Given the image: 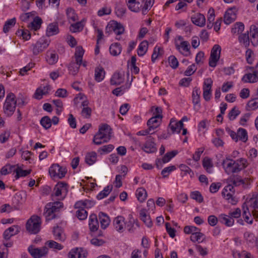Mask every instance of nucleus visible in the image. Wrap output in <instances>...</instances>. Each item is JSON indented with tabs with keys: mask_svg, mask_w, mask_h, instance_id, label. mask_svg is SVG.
<instances>
[{
	"mask_svg": "<svg viewBox=\"0 0 258 258\" xmlns=\"http://www.w3.org/2000/svg\"><path fill=\"white\" fill-rule=\"evenodd\" d=\"M63 203L60 202H50L47 204L45 207L44 215L46 221L59 217L60 209L63 208Z\"/></svg>",
	"mask_w": 258,
	"mask_h": 258,
	"instance_id": "nucleus-1",
	"label": "nucleus"
},
{
	"mask_svg": "<svg viewBox=\"0 0 258 258\" xmlns=\"http://www.w3.org/2000/svg\"><path fill=\"white\" fill-rule=\"evenodd\" d=\"M15 95L13 93H10L7 96L4 105V111L8 116L13 114L16 109L17 101H15Z\"/></svg>",
	"mask_w": 258,
	"mask_h": 258,
	"instance_id": "nucleus-2",
	"label": "nucleus"
},
{
	"mask_svg": "<svg viewBox=\"0 0 258 258\" xmlns=\"http://www.w3.org/2000/svg\"><path fill=\"white\" fill-rule=\"evenodd\" d=\"M41 223V220L40 217L37 216H33L27 221L26 223V230L30 234H37L40 230Z\"/></svg>",
	"mask_w": 258,
	"mask_h": 258,
	"instance_id": "nucleus-3",
	"label": "nucleus"
},
{
	"mask_svg": "<svg viewBox=\"0 0 258 258\" xmlns=\"http://www.w3.org/2000/svg\"><path fill=\"white\" fill-rule=\"evenodd\" d=\"M222 165L228 174L237 173L242 170L238 161H235L228 158L223 160Z\"/></svg>",
	"mask_w": 258,
	"mask_h": 258,
	"instance_id": "nucleus-4",
	"label": "nucleus"
},
{
	"mask_svg": "<svg viewBox=\"0 0 258 258\" xmlns=\"http://www.w3.org/2000/svg\"><path fill=\"white\" fill-rule=\"evenodd\" d=\"M234 194V187L231 184L226 186L222 192V196L232 205H236L238 201L235 197L233 196Z\"/></svg>",
	"mask_w": 258,
	"mask_h": 258,
	"instance_id": "nucleus-5",
	"label": "nucleus"
},
{
	"mask_svg": "<svg viewBox=\"0 0 258 258\" xmlns=\"http://www.w3.org/2000/svg\"><path fill=\"white\" fill-rule=\"evenodd\" d=\"M66 172V169L60 166L57 164L52 165L49 168V174L54 179L63 178L65 176Z\"/></svg>",
	"mask_w": 258,
	"mask_h": 258,
	"instance_id": "nucleus-6",
	"label": "nucleus"
},
{
	"mask_svg": "<svg viewBox=\"0 0 258 258\" xmlns=\"http://www.w3.org/2000/svg\"><path fill=\"white\" fill-rule=\"evenodd\" d=\"M221 51V46L218 44H215L213 46L209 58V64L211 67L215 68L217 65V62L220 59Z\"/></svg>",
	"mask_w": 258,
	"mask_h": 258,
	"instance_id": "nucleus-7",
	"label": "nucleus"
},
{
	"mask_svg": "<svg viewBox=\"0 0 258 258\" xmlns=\"http://www.w3.org/2000/svg\"><path fill=\"white\" fill-rule=\"evenodd\" d=\"M50 40L44 38L39 39L35 44H33L32 52L34 55H38L45 49L49 45Z\"/></svg>",
	"mask_w": 258,
	"mask_h": 258,
	"instance_id": "nucleus-8",
	"label": "nucleus"
},
{
	"mask_svg": "<svg viewBox=\"0 0 258 258\" xmlns=\"http://www.w3.org/2000/svg\"><path fill=\"white\" fill-rule=\"evenodd\" d=\"M28 251L33 258H41L48 252V248L46 246L41 248H35L32 245L28 247Z\"/></svg>",
	"mask_w": 258,
	"mask_h": 258,
	"instance_id": "nucleus-9",
	"label": "nucleus"
},
{
	"mask_svg": "<svg viewBox=\"0 0 258 258\" xmlns=\"http://www.w3.org/2000/svg\"><path fill=\"white\" fill-rule=\"evenodd\" d=\"M145 0H126V4L129 10L134 12H139Z\"/></svg>",
	"mask_w": 258,
	"mask_h": 258,
	"instance_id": "nucleus-10",
	"label": "nucleus"
},
{
	"mask_svg": "<svg viewBox=\"0 0 258 258\" xmlns=\"http://www.w3.org/2000/svg\"><path fill=\"white\" fill-rule=\"evenodd\" d=\"M124 220V218L122 216H118L113 220V226L115 229L119 233H122L124 231L126 225Z\"/></svg>",
	"mask_w": 258,
	"mask_h": 258,
	"instance_id": "nucleus-11",
	"label": "nucleus"
},
{
	"mask_svg": "<svg viewBox=\"0 0 258 258\" xmlns=\"http://www.w3.org/2000/svg\"><path fill=\"white\" fill-rule=\"evenodd\" d=\"M88 253L83 248L76 247L71 250L68 253L69 258H86Z\"/></svg>",
	"mask_w": 258,
	"mask_h": 258,
	"instance_id": "nucleus-12",
	"label": "nucleus"
},
{
	"mask_svg": "<svg viewBox=\"0 0 258 258\" xmlns=\"http://www.w3.org/2000/svg\"><path fill=\"white\" fill-rule=\"evenodd\" d=\"M253 73H248L243 76L242 81L244 83H255L258 81V61Z\"/></svg>",
	"mask_w": 258,
	"mask_h": 258,
	"instance_id": "nucleus-13",
	"label": "nucleus"
},
{
	"mask_svg": "<svg viewBox=\"0 0 258 258\" xmlns=\"http://www.w3.org/2000/svg\"><path fill=\"white\" fill-rule=\"evenodd\" d=\"M154 143V139L149 136L147 137L146 143L144 146L143 149L145 152L148 153H154L157 151V148Z\"/></svg>",
	"mask_w": 258,
	"mask_h": 258,
	"instance_id": "nucleus-14",
	"label": "nucleus"
},
{
	"mask_svg": "<svg viewBox=\"0 0 258 258\" xmlns=\"http://www.w3.org/2000/svg\"><path fill=\"white\" fill-rule=\"evenodd\" d=\"M162 118V115H155L150 118L147 121V125L149 128V130L152 131L157 128L160 125Z\"/></svg>",
	"mask_w": 258,
	"mask_h": 258,
	"instance_id": "nucleus-15",
	"label": "nucleus"
},
{
	"mask_svg": "<svg viewBox=\"0 0 258 258\" xmlns=\"http://www.w3.org/2000/svg\"><path fill=\"white\" fill-rule=\"evenodd\" d=\"M183 127V123L181 121H176L174 118L171 119L168 125V128L171 130L172 134L179 133Z\"/></svg>",
	"mask_w": 258,
	"mask_h": 258,
	"instance_id": "nucleus-16",
	"label": "nucleus"
},
{
	"mask_svg": "<svg viewBox=\"0 0 258 258\" xmlns=\"http://www.w3.org/2000/svg\"><path fill=\"white\" fill-rule=\"evenodd\" d=\"M235 8H230L226 12L224 17V22L226 24L229 25L235 20Z\"/></svg>",
	"mask_w": 258,
	"mask_h": 258,
	"instance_id": "nucleus-17",
	"label": "nucleus"
},
{
	"mask_svg": "<svg viewBox=\"0 0 258 258\" xmlns=\"http://www.w3.org/2000/svg\"><path fill=\"white\" fill-rule=\"evenodd\" d=\"M111 131L110 126L107 124H103L100 126L98 131L105 136V139L103 142H108L110 140Z\"/></svg>",
	"mask_w": 258,
	"mask_h": 258,
	"instance_id": "nucleus-18",
	"label": "nucleus"
},
{
	"mask_svg": "<svg viewBox=\"0 0 258 258\" xmlns=\"http://www.w3.org/2000/svg\"><path fill=\"white\" fill-rule=\"evenodd\" d=\"M20 227L18 225H13L6 229L3 234L4 238L9 240L14 235H16L20 232Z\"/></svg>",
	"mask_w": 258,
	"mask_h": 258,
	"instance_id": "nucleus-19",
	"label": "nucleus"
},
{
	"mask_svg": "<svg viewBox=\"0 0 258 258\" xmlns=\"http://www.w3.org/2000/svg\"><path fill=\"white\" fill-rule=\"evenodd\" d=\"M192 22L197 26L203 27L205 25L206 18L204 15L201 13H196L191 17Z\"/></svg>",
	"mask_w": 258,
	"mask_h": 258,
	"instance_id": "nucleus-20",
	"label": "nucleus"
},
{
	"mask_svg": "<svg viewBox=\"0 0 258 258\" xmlns=\"http://www.w3.org/2000/svg\"><path fill=\"white\" fill-rule=\"evenodd\" d=\"M89 229L91 231H96L99 228V222L96 214H92L89 217Z\"/></svg>",
	"mask_w": 258,
	"mask_h": 258,
	"instance_id": "nucleus-21",
	"label": "nucleus"
},
{
	"mask_svg": "<svg viewBox=\"0 0 258 258\" xmlns=\"http://www.w3.org/2000/svg\"><path fill=\"white\" fill-rule=\"evenodd\" d=\"M176 48L180 51V48H181L183 50L185 51L184 53H182V54L185 56H187L190 54V45L188 41H182L180 44L179 45L177 43L175 44Z\"/></svg>",
	"mask_w": 258,
	"mask_h": 258,
	"instance_id": "nucleus-22",
	"label": "nucleus"
},
{
	"mask_svg": "<svg viewBox=\"0 0 258 258\" xmlns=\"http://www.w3.org/2000/svg\"><path fill=\"white\" fill-rule=\"evenodd\" d=\"M219 220L220 223L228 227L232 226L234 223V220L230 216L224 214H222L219 216Z\"/></svg>",
	"mask_w": 258,
	"mask_h": 258,
	"instance_id": "nucleus-23",
	"label": "nucleus"
},
{
	"mask_svg": "<svg viewBox=\"0 0 258 258\" xmlns=\"http://www.w3.org/2000/svg\"><path fill=\"white\" fill-rule=\"evenodd\" d=\"M140 217L143 222L148 226V227H151L153 225L152 221L151 220L150 216L147 215L146 210L145 209H142L140 212Z\"/></svg>",
	"mask_w": 258,
	"mask_h": 258,
	"instance_id": "nucleus-24",
	"label": "nucleus"
},
{
	"mask_svg": "<svg viewBox=\"0 0 258 258\" xmlns=\"http://www.w3.org/2000/svg\"><path fill=\"white\" fill-rule=\"evenodd\" d=\"M250 41L253 46L258 45V28L253 26L251 27L250 31Z\"/></svg>",
	"mask_w": 258,
	"mask_h": 258,
	"instance_id": "nucleus-25",
	"label": "nucleus"
},
{
	"mask_svg": "<svg viewBox=\"0 0 258 258\" xmlns=\"http://www.w3.org/2000/svg\"><path fill=\"white\" fill-rule=\"evenodd\" d=\"M101 228L106 229L110 223L109 217L104 213L100 212L98 215Z\"/></svg>",
	"mask_w": 258,
	"mask_h": 258,
	"instance_id": "nucleus-26",
	"label": "nucleus"
},
{
	"mask_svg": "<svg viewBox=\"0 0 258 258\" xmlns=\"http://www.w3.org/2000/svg\"><path fill=\"white\" fill-rule=\"evenodd\" d=\"M59 32L58 26L57 23L49 24L46 29V35L51 36L57 34Z\"/></svg>",
	"mask_w": 258,
	"mask_h": 258,
	"instance_id": "nucleus-27",
	"label": "nucleus"
},
{
	"mask_svg": "<svg viewBox=\"0 0 258 258\" xmlns=\"http://www.w3.org/2000/svg\"><path fill=\"white\" fill-rule=\"evenodd\" d=\"M123 81L122 75L119 72H115L112 76L110 82L111 85H119Z\"/></svg>",
	"mask_w": 258,
	"mask_h": 258,
	"instance_id": "nucleus-28",
	"label": "nucleus"
},
{
	"mask_svg": "<svg viewBox=\"0 0 258 258\" xmlns=\"http://www.w3.org/2000/svg\"><path fill=\"white\" fill-rule=\"evenodd\" d=\"M84 50L81 46H77L76 48L75 53V61L79 64H82L83 56L84 54Z\"/></svg>",
	"mask_w": 258,
	"mask_h": 258,
	"instance_id": "nucleus-29",
	"label": "nucleus"
},
{
	"mask_svg": "<svg viewBox=\"0 0 258 258\" xmlns=\"http://www.w3.org/2000/svg\"><path fill=\"white\" fill-rule=\"evenodd\" d=\"M62 233L61 227L57 226L53 228V234L55 240H60L61 241H64L66 237L65 235H62Z\"/></svg>",
	"mask_w": 258,
	"mask_h": 258,
	"instance_id": "nucleus-30",
	"label": "nucleus"
},
{
	"mask_svg": "<svg viewBox=\"0 0 258 258\" xmlns=\"http://www.w3.org/2000/svg\"><path fill=\"white\" fill-rule=\"evenodd\" d=\"M122 50L121 46L119 43L112 44L109 47V51L111 55L117 56L120 54Z\"/></svg>",
	"mask_w": 258,
	"mask_h": 258,
	"instance_id": "nucleus-31",
	"label": "nucleus"
},
{
	"mask_svg": "<svg viewBox=\"0 0 258 258\" xmlns=\"http://www.w3.org/2000/svg\"><path fill=\"white\" fill-rule=\"evenodd\" d=\"M192 103L195 106H198V110L200 109L201 105L200 101V92L198 88H195L192 94Z\"/></svg>",
	"mask_w": 258,
	"mask_h": 258,
	"instance_id": "nucleus-32",
	"label": "nucleus"
},
{
	"mask_svg": "<svg viewBox=\"0 0 258 258\" xmlns=\"http://www.w3.org/2000/svg\"><path fill=\"white\" fill-rule=\"evenodd\" d=\"M105 71L102 67H99L95 70V80L98 82H101L105 77Z\"/></svg>",
	"mask_w": 258,
	"mask_h": 258,
	"instance_id": "nucleus-33",
	"label": "nucleus"
},
{
	"mask_svg": "<svg viewBox=\"0 0 258 258\" xmlns=\"http://www.w3.org/2000/svg\"><path fill=\"white\" fill-rule=\"evenodd\" d=\"M111 27L114 32L118 35L123 34L124 31V28L122 25L116 21L113 22Z\"/></svg>",
	"mask_w": 258,
	"mask_h": 258,
	"instance_id": "nucleus-34",
	"label": "nucleus"
},
{
	"mask_svg": "<svg viewBox=\"0 0 258 258\" xmlns=\"http://www.w3.org/2000/svg\"><path fill=\"white\" fill-rule=\"evenodd\" d=\"M49 89V86H44L43 89L38 88L34 94L35 98L38 100L41 99L42 95H45L48 94V91Z\"/></svg>",
	"mask_w": 258,
	"mask_h": 258,
	"instance_id": "nucleus-35",
	"label": "nucleus"
},
{
	"mask_svg": "<svg viewBox=\"0 0 258 258\" xmlns=\"http://www.w3.org/2000/svg\"><path fill=\"white\" fill-rule=\"evenodd\" d=\"M148 48V42L147 40L143 41L139 45L138 49L139 56H143L147 51Z\"/></svg>",
	"mask_w": 258,
	"mask_h": 258,
	"instance_id": "nucleus-36",
	"label": "nucleus"
},
{
	"mask_svg": "<svg viewBox=\"0 0 258 258\" xmlns=\"http://www.w3.org/2000/svg\"><path fill=\"white\" fill-rule=\"evenodd\" d=\"M136 196L140 202H143L147 197V193L144 188H139L136 191Z\"/></svg>",
	"mask_w": 258,
	"mask_h": 258,
	"instance_id": "nucleus-37",
	"label": "nucleus"
},
{
	"mask_svg": "<svg viewBox=\"0 0 258 258\" xmlns=\"http://www.w3.org/2000/svg\"><path fill=\"white\" fill-rule=\"evenodd\" d=\"M14 172L16 173L15 178L18 179L20 177H25L29 174L31 172V170H23L19 167H18L17 169L14 170Z\"/></svg>",
	"mask_w": 258,
	"mask_h": 258,
	"instance_id": "nucleus-38",
	"label": "nucleus"
},
{
	"mask_svg": "<svg viewBox=\"0 0 258 258\" xmlns=\"http://www.w3.org/2000/svg\"><path fill=\"white\" fill-rule=\"evenodd\" d=\"M97 154L95 152L87 153L85 157V161L89 165L93 164L96 160Z\"/></svg>",
	"mask_w": 258,
	"mask_h": 258,
	"instance_id": "nucleus-39",
	"label": "nucleus"
},
{
	"mask_svg": "<svg viewBox=\"0 0 258 258\" xmlns=\"http://www.w3.org/2000/svg\"><path fill=\"white\" fill-rule=\"evenodd\" d=\"M112 188L113 186L111 185L106 186L104 189L97 196V199L98 200H101L105 197H106L111 191Z\"/></svg>",
	"mask_w": 258,
	"mask_h": 258,
	"instance_id": "nucleus-40",
	"label": "nucleus"
},
{
	"mask_svg": "<svg viewBox=\"0 0 258 258\" xmlns=\"http://www.w3.org/2000/svg\"><path fill=\"white\" fill-rule=\"evenodd\" d=\"M81 65L78 64L76 61H71L68 67L70 73L73 75H76L78 73Z\"/></svg>",
	"mask_w": 258,
	"mask_h": 258,
	"instance_id": "nucleus-41",
	"label": "nucleus"
},
{
	"mask_svg": "<svg viewBox=\"0 0 258 258\" xmlns=\"http://www.w3.org/2000/svg\"><path fill=\"white\" fill-rule=\"evenodd\" d=\"M58 56L55 53L47 52V61L49 64L52 65L57 62Z\"/></svg>",
	"mask_w": 258,
	"mask_h": 258,
	"instance_id": "nucleus-42",
	"label": "nucleus"
},
{
	"mask_svg": "<svg viewBox=\"0 0 258 258\" xmlns=\"http://www.w3.org/2000/svg\"><path fill=\"white\" fill-rule=\"evenodd\" d=\"M40 123L41 125L46 130L51 126V120L48 116H44L41 118Z\"/></svg>",
	"mask_w": 258,
	"mask_h": 258,
	"instance_id": "nucleus-43",
	"label": "nucleus"
},
{
	"mask_svg": "<svg viewBox=\"0 0 258 258\" xmlns=\"http://www.w3.org/2000/svg\"><path fill=\"white\" fill-rule=\"evenodd\" d=\"M154 2V0H146L145 2H144V5H143L141 9L143 15H145L147 14L150 8L153 5Z\"/></svg>",
	"mask_w": 258,
	"mask_h": 258,
	"instance_id": "nucleus-44",
	"label": "nucleus"
},
{
	"mask_svg": "<svg viewBox=\"0 0 258 258\" xmlns=\"http://www.w3.org/2000/svg\"><path fill=\"white\" fill-rule=\"evenodd\" d=\"M42 23V20L39 17H35L33 21L31 23V28L35 31L37 30L40 28Z\"/></svg>",
	"mask_w": 258,
	"mask_h": 258,
	"instance_id": "nucleus-45",
	"label": "nucleus"
},
{
	"mask_svg": "<svg viewBox=\"0 0 258 258\" xmlns=\"http://www.w3.org/2000/svg\"><path fill=\"white\" fill-rule=\"evenodd\" d=\"M16 22V19L15 18H13L7 21L4 26L3 31L5 33L8 32L10 29L15 25Z\"/></svg>",
	"mask_w": 258,
	"mask_h": 258,
	"instance_id": "nucleus-46",
	"label": "nucleus"
},
{
	"mask_svg": "<svg viewBox=\"0 0 258 258\" xmlns=\"http://www.w3.org/2000/svg\"><path fill=\"white\" fill-rule=\"evenodd\" d=\"M104 139H105V136L98 131L94 136L93 142L95 145H100L104 143L101 141L102 140L103 141Z\"/></svg>",
	"mask_w": 258,
	"mask_h": 258,
	"instance_id": "nucleus-47",
	"label": "nucleus"
},
{
	"mask_svg": "<svg viewBox=\"0 0 258 258\" xmlns=\"http://www.w3.org/2000/svg\"><path fill=\"white\" fill-rule=\"evenodd\" d=\"M244 28V24L241 22H237L231 29V32L233 34L241 33Z\"/></svg>",
	"mask_w": 258,
	"mask_h": 258,
	"instance_id": "nucleus-48",
	"label": "nucleus"
},
{
	"mask_svg": "<svg viewBox=\"0 0 258 258\" xmlns=\"http://www.w3.org/2000/svg\"><path fill=\"white\" fill-rule=\"evenodd\" d=\"M238 139L245 142L247 140V134L246 131L242 128H240L237 131Z\"/></svg>",
	"mask_w": 258,
	"mask_h": 258,
	"instance_id": "nucleus-49",
	"label": "nucleus"
},
{
	"mask_svg": "<svg viewBox=\"0 0 258 258\" xmlns=\"http://www.w3.org/2000/svg\"><path fill=\"white\" fill-rule=\"evenodd\" d=\"M88 213L84 208L78 209L76 212V216L80 220H84L87 217Z\"/></svg>",
	"mask_w": 258,
	"mask_h": 258,
	"instance_id": "nucleus-50",
	"label": "nucleus"
},
{
	"mask_svg": "<svg viewBox=\"0 0 258 258\" xmlns=\"http://www.w3.org/2000/svg\"><path fill=\"white\" fill-rule=\"evenodd\" d=\"M178 153L176 150H173L166 153L163 158V163L168 162L172 158L175 156Z\"/></svg>",
	"mask_w": 258,
	"mask_h": 258,
	"instance_id": "nucleus-51",
	"label": "nucleus"
},
{
	"mask_svg": "<svg viewBox=\"0 0 258 258\" xmlns=\"http://www.w3.org/2000/svg\"><path fill=\"white\" fill-rule=\"evenodd\" d=\"M240 114V111L235 106L229 112L228 118L230 120H233Z\"/></svg>",
	"mask_w": 258,
	"mask_h": 258,
	"instance_id": "nucleus-52",
	"label": "nucleus"
},
{
	"mask_svg": "<svg viewBox=\"0 0 258 258\" xmlns=\"http://www.w3.org/2000/svg\"><path fill=\"white\" fill-rule=\"evenodd\" d=\"M129 221L125 223L127 230L131 232H134L136 228L135 227V220L132 217V215H130Z\"/></svg>",
	"mask_w": 258,
	"mask_h": 258,
	"instance_id": "nucleus-53",
	"label": "nucleus"
},
{
	"mask_svg": "<svg viewBox=\"0 0 258 258\" xmlns=\"http://www.w3.org/2000/svg\"><path fill=\"white\" fill-rule=\"evenodd\" d=\"M247 204L253 210L258 209V197L250 198L249 201H247Z\"/></svg>",
	"mask_w": 258,
	"mask_h": 258,
	"instance_id": "nucleus-54",
	"label": "nucleus"
},
{
	"mask_svg": "<svg viewBox=\"0 0 258 258\" xmlns=\"http://www.w3.org/2000/svg\"><path fill=\"white\" fill-rule=\"evenodd\" d=\"M46 244L50 248L61 250L63 248V246L60 244L53 240H49L47 241Z\"/></svg>",
	"mask_w": 258,
	"mask_h": 258,
	"instance_id": "nucleus-55",
	"label": "nucleus"
},
{
	"mask_svg": "<svg viewBox=\"0 0 258 258\" xmlns=\"http://www.w3.org/2000/svg\"><path fill=\"white\" fill-rule=\"evenodd\" d=\"M204 236V234L200 232V231H198L195 233H192V235L190 236V240L195 242L198 241V242H201L202 240H201V238Z\"/></svg>",
	"mask_w": 258,
	"mask_h": 258,
	"instance_id": "nucleus-56",
	"label": "nucleus"
},
{
	"mask_svg": "<svg viewBox=\"0 0 258 258\" xmlns=\"http://www.w3.org/2000/svg\"><path fill=\"white\" fill-rule=\"evenodd\" d=\"M190 197L196 201L201 203L203 202V198L201 194L198 191H195L191 192Z\"/></svg>",
	"mask_w": 258,
	"mask_h": 258,
	"instance_id": "nucleus-57",
	"label": "nucleus"
},
{
	"mask_svg": "<svg viewBox=\"0 0 258 258\" xmlns=\"http://www.w3.org/2000/svg\"><path fill=\"white\" fill-rule=\"evenodd\" d=\"M239 41L240 43H243L245 47L249 44V38L248 34L246 33L242 34L239 37Z\"/></svg>",
	"mask_w": 258,
	"mask_h": 258,
	"instance_id": "nucleus-58",
	"label": "nucleus"
},
{
	"mask_svg": "<svg viewBox=\"0 0 258 258\" xmlns=\"http://www.w3.org/2000/svg\"><path fill=\"white\" fill-rule=\"evenodd\" d=\"M168 61L170 66L173 69H176L178 66V61L176 57L174 55H170L168 57Z\"/></svg>",
	"mask_w": 258,
	"mask_h": 258,
	"instance_id": "nucleus-59",
	"label": "nucleus"
},
{
	"mask_svg": "<svg viewBox=\"0 0 258 258\" xmlns=\"http://www.w3.org/2000/svg\"><path fill=\"white\" fill-rule=\"evenodd\" d=\"M176 169V167L175 166L172 165L167 167H165L161 171V175L163 176L164 178L167 177L169 174V173Z\"/></svg>",
	"mask_w": 258,
	"mask_h": 258,
	"instance_id": "nucleus-60",
	"label": "nucleus"
},
{
	"mask_svg": "<svg viewBox=\"0 0 258 258\" xmlns=\"http://www.w3.org/2000/svg\"><path fill=\"white\" fill-rule=\"evenodd\" d=\"M201 230L195 226H186L184 228V232L186 234H191L195 233L198 231H200Z\"/></svg>",
	"mask_w": 258,
	"mask_h": 258,
	"instance_id": "nucleus-61",
	"label": "nucleus"
},
{
	"mask_svg": "<svg viewBox=\"0 0 258 258\" xmlns=\"http://www.w3.org/2000/svg\"><path fill=\"white\" fill-rule=\"evenodd\" d=\"M131 85V83L130 84H126L125 86H122L120 87L116 88L112 91V94L116 95V96H118L120 95V92L122 90H125L126 89H128L130 88Z\"/></svg>",
	"mask_w": 258,
	"mask_h": 258,
	"instance_id": "nucleus-62",
	"label": "nucleus"
},
{
	"mask_svg": "<svg viewBox=\"0 0 258 258\" xmlns=\"http://www.w3.org/2000/svg\"><path fill=\"white\" fill-rule=\"evenodd\" d=\"M71 27L73 28V31L74 32H80L82 31L84 27L83 21L77 22L71 25Z\"/></svg>",
	"mask_w": 258,
	"mask_h": 258,
	"instance_id": "nucleus-63",
	"label": "nucleus"
},
{
	"mask_svg": "<svg viewBox=\"0 0 258 258\" xmlns=\"http://www.w3.org/2000/svg\"><path fill=\"white\" fill-rule=\"evenodd\" d=\"M247 105L249 108L253 110L258 108V97L249 100Z\"/></svg>",
	"mask_w": 258,
	"mask_h": 258,
	"instance_id": "nucleus-64",
	"label": "nucleus"
}]
</instances>
